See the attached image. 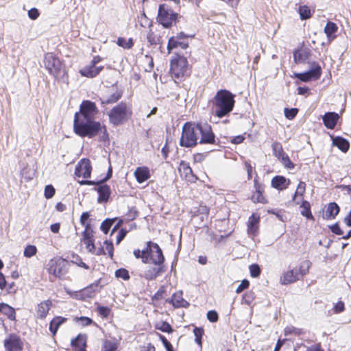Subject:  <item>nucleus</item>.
Returning a JSON list of instances; mask_svg holds the SVG:
<instances>
[{
  "label": "nucleus",
  "instance_id": "nucleus-27",
  "mask_svg": "<svg viewBox=\"0 0 351 351\" xmlns=\"http://www.w3.org/2000/svg\"><path fill=\"white\" fill-rule=\"evenodd\" d=\"M66 321V318L57 316L55 317L49 324V330L55 335L59 328V327Z\"/></svg>",
  "mask_w": 351,
  "mask_h": 351
},
{
  "label": "nucleus",
  "instance_id": "nucleus-30",
  "mask_svg": "<svg viewBox=\"0 0 351 351\" xmlns=\"http://www.w3.org/2000/svg\"><path fill=\"white\" fill-rule=\"evenodd\" d=\"M80 73L88 78H93L97 76V72L95 66L91 64L86 65L80 70Z\"/></svg>",
  "mask_w": 351,
  "mask_h": 351
},
{
  "label": "nucleus",
  "instance_id": "nucleus-21",
  "mask_svg": "<svg viewBox=\"0 0 351 351\" xmlns=\"http://www.w3.org/2000/svg\"><path fill=\"white\" fill-rule=\"evenodd\" d=\"M134 176L138 183H143L150 178L149 168L145 166L137 167L134 171Z\"/></svg>",
  "mask_w": 351,
  "mask_h": 351
},
{
  "label": "nucleus",
  "instance_id": "nucleus-36",
  "mask_svg": "<svg viewBox=\"0 0 351 351\" xmlns=\"http://www.w3.org/2000/svg\"><path fill=\"white\" fill-rule=\"evenodd\" d=\"M301 214L308 219H313V215L311 211V206L308 202L303 200L301 204Z\"/></svg>",
  "mask_w": 351,
  "mask_h": 351
},
{
  "label": "nucleus",
  "instance_id": "nucleus-44",
  "mask_svg": "<svg viewBox=\"0 0 351 351\" xmlns=\"http://www.w3.org/2000/svg\"><path fill=\"white\" fill-rule=\"evenodd\" d=\"M56 190L51 184L45 186L44 195L46 199H51L55 195Z\"/></svg>",
  "mask_w": 351,
  "mask_h": 351
},
{
  "label": "nucleus",
  "instance_id": "nucleus-54",
  "mask_svg": "<svg viewBox=\"0 0 351 351\" xmlns=\"http://www.w3.org/2000/svg\"><path fill=\"white\" fill-rule=\"evenodd\" d=\"M250 282L247 280H243L236 289L237 293H241L243 290L249 287Z\"/></svg>",
  "mask_w": 351,
  "mask_h": 351
},
{
  "label": "nucleus",
  "instance_id": "nucleus-64",
  "mask_svg": "<svg viewBox=\"0 0 351 351\" xmlns=\"http://www.w3.org/2000/svg\"><path fill=\"white\" fill-rule=\"evenodd\" d=\"M73 262L76 263L78 266L82 267L86 269H88L89 268V267L85 263H84L79 256H77L75 258V261H73Z\"/></svg>",
  "mask_w": 351,
  "mask_h": 351
},
{
  "label": "nucleus",
  "instance_id": "nucleus-2",
  "mask_svg": "<svg viewBox=\"0 0 351 351\" xmlns=\"http://www.w3.org/2000/svg\"><path fill=\"white\" fill-rule=\"evenodd\" d=\"M199 139L201 144H214L215 136L211 126L207 123H185L182 127L180 145L182 147H191L197 145Z\"/></svg>",
  "mask_w": 351,
  "mask_h": 351
},
{
  "label": "nucleus",
  "instance_id": "nucleus-34",
  "mask_svg": "<svg viewBox=\"0 0 351 351\" xmlns=\"http://www.w3.org/2000/svg\"><path fill=\"white\" fill-rule=\"evenodd\" d=\"M118 344L111 340H105L101 346V351H118Z\"/></svg>",
  "mask_w": 351,
  "mask_h": 351
},
{
  "label": "nucleus",
  "instance_id": "nucleus-45",
  "mask_svg": "<svg viewBox=\"0 0 351 351\" xmlns=\"http://www.w3.org/2000/svg\"><path fill=\"white\" fill-rule=\"evenodd\" d=\"M279 160H281L282 163L287 169H291L294 167L293 162L290 160V159L287 154H285L284 155H282L280 157V158H279Z\"/></svg>",
  "mask_w": 351,
  "mask_h": 351
},
{
  "label": "nucleus",
  "instance_id": "nucleus-38",
  "mask_svg": "<svg viewBox=\"0 0 351 351\" xmlns=\"http://www.w3.org/2000/svg\"><path fill=\"white\" fill-rule=\"evenodd\" d=\"M156 328L163 332L171 333L173 332L171 326L167 322L157 323L156 324Z\"/></svg>",
  "mask_w": 351,
  "mask_h": 351
},
{
  "label": "nucleus",
  "instance_id": "nucleus-41",
  "mask_svg": "<svg viewBox=\"0 0 351 351\" xmlns=\"http://www.w3.org/2000/svg\"><path fill=\"white\" fill-rule=\"evenodd\" d=\"M116 219V218L106 219L101 223L100 228L104 234H107L110 228Z\"/></svg>",
  "mask_w": 351,
  "mask_h": 351
},
{
  "label": "nucleus",
  "instance_id": "nucleus-29",
  "mask_svg": "<svg viewBox=\"0 0 351 351\" xmlns=\"http://www.w3.org/2000/svg\"><path fill=\"white\" fill-rule=\"evenodd\" d=\"M0 313L5 315L10 320L16 319V313L14 308L7 304L0 303Z\"/></svg>",
  "mask_w": 351,
  "mask_h": 351
},
{
  "label": "nucleus",
  "instance_id": "nucleus-11",
  "mask_svg": "<svg viewBox=\"0 0 351 351\" xmlns=\"http://www.w3.org/2000/svg\"><path fill=\"white\" fill-rule=\"evenodd\" d=\"M99 283L100 280H96L95 282L90 284V285L77 292L75 295V298L82 300H86L88 298H93L95 293L101 288V286L99 285Z\"/></svg>",
  "mask_w": 351,
  "mask_h": 351
},
{
  "label": "nucleus",
  "instance_id": "nucleus-47",
  "mask_svg": "<svg viewBox=\"0 0 351 351\" xmlns=\"http://www.w3.org/2000/svg\"><path fill=\"white\" fill-rule=\"evenodd\" d=\"M98 313L103 317H108L110 313V308L107 306L99 305L97 308Z\"/></svg>",
  "mask_w": 351,
  "mask_h": 351
},
{
  "label": "nucleus",
  "instance_id": "nucleus-16",
  "mask_svg": "<svg viewBox=\"0 0 351 351\" xmlns=\"http://www.w3.org/2000/svg\"><path fill=\"white\" fill-rule=\"evenodd\" d=\"M339 119V114L335 112H326L322 117L324 125L328 129H333Z\"/></svg>",
  "mask_w": 351,
  "mask_h": 351
},
{
  "label": "nucleus",
  "instance_id": "nucleus-60",
  "mask_svg": "<svg viewBox=\"0 0 351 351\" xmlns=\"http://www.w3.org/2000/svg\"><path fill=\"white\" fill-rule=\"evenodd\" d=\"M28 16L32 20H36L39 16V12L38 9L34 8L28 11Z\"/></svg>",
  "mask_w": 351,
  "mask_h": 351
},
{
  "label": "nucleus",
  "instance_id": "nucleus-12",
  "mask_svg": "<svg viewBox=\"0 0 351 351\" xmlns=\"http://www.w3.org/2000/svg\"><path fill=\"white\" fill-rule=\"evenodd\" d=\"M92 167L88 158L81 159L75 166L74 174L77 177L88 178L90 177Z\"/></svg>",
  "mask_w": 351,
  "mask_h": 351
},
{
  "label": "nucleus",
  "instance_id": "nucleus-7",
  "mask_svg": "<svg viewBox=\"0 0 351 351\" xmlns=\"http://www.w3.org/2000/svg\"><path fill=\"white\" fill-rule=\"evenodd\" d=\"M170 71L176 79H180L187 73L188 61L184 56H177L171 61Z\"/></svg>",
  "mask_w": 351,
  "mask_h": 351
},
{
  "label": "nucleus",
  "instance_id": "nucleus-10",
  "mask_svg": "<svg viewBox=\"0 0 351 351\" xmlns=\"http://www.w3.org/2000/svg\"><path fill=\"white\" fill-rule=\"evenodd\" d=\"M322 74V68L318 63L313 62L311 68L304 73H295V77L302 82L318 80Z\"/></svg>",
  "mask_w": 351,
  "mask_h": 351
},
{
  "label": "nucleus",
  "instance_id": "nucleus-49",
  "mask_svg": "<svg viewBox=\"0 0 351 351\" xmlns=\"http://www.w3.org/2000/svg\"><path fill=\"white\" fill-rule=\"evenodd\" d=\"M298 112L297 108H285V116L288 119H293L295 117Z\"/></svg>",
  "mask_w": 351,
  "mask_h": 351
},
{
  "label": "nucleus",
  "instance_id": "nucleus-39",
  "mask_svg": "<svg viewBox=\"0 0 351 351\" xmlns=\"http://www.w3.org/2000/svg\"><path fill=\"white\" fill-rule=\"evenodd\" d=\"M305 188H306L305 182H302V181L300 182L297 186L296 191L293 195V201H296L298 197H300L301 198H302L303 195L305 192Z\"/></svg>",
  "mask_w": 351,
  "mask_h": 351
},
{
  "label": "nucleus",
  "instance_id": "nucleus-25",
  "mask_svg": "<svg viewBox=\"0 0 351 351\" xmlns=\"http://www.w3.org/2000/svg\"><path fill=\"white\" fill-rule=\"evenodd\" d=\"M332 145L337 147L341 152H346L350 148L349 142L344 138L336 136L332 138Z\"/></svg>",
  "mask_w": 351,
  "mask_h": 351
},
{
  "label": "nucleus",
  "instance_id": "nucleus-28",
  "mask_svg": "<svg viewBox=\"0 0 351 351\" xmlns=\"http://www.w3.org/2000/svg\"><path fill=\"white\" fill-rule=\"evenodd\" d=\"M122 96V93L120 90H116L112 93L109 96H103L101 101L102 104H110L116 103Z\"/></svg>",
  "mask_w": 351,
  "mask_h": 351
},
{
  "label": "nucleus",
  "instance_id": "nucleus-35",
  "mask_svg": "<svg viewBox=\"0 0 351 351\" xmlns=\"http://www.w3.org/2000/svg\"><path fill=\"white\" fill-rule=\"evenodd\" d=\"M310 265L311 263L308 261H304L299 267H295L300 278L308 273Z\"/></svg>",
  "mask_w": 351,
  "mask_h": 351
},
{
  "label": "nucleus",
  "instance_id": "nucleus-6",
  "mask_svg": "<svg viewBox=\"0 0 351 351\" xmlns=\"http://www.w3.org/2000/svg\"><path fill=\"white\" fill-rule=\"evenodd\" d=\"M178 14L174 12L169 6L165 3L160 4L158 7L157 21L164 27H171L173 23L176 20Z\"/></svg>",
  "mask_w": 351,
  "mask_h": 351
},
{
  "label": "nucleus",
  "instance_id": "nucleus-50",
  "mask_svg": "<svg viewBox=\"0 0 351 351\" xmlns=\"http://www.w3.org/2000/svg\"><path fill=\"white\" fill-rule=\"evenodd\" d=\"M254 299V293L252 291L245 293L243 296V301L246 304H250Z\"/></svg>",
  "mask_w": 351,
  "mask_h": 351
},
{
  "label": "nucleus",
  "instance_id": "nucleus-63",
  "mask_svg": "<svg viewBox=\"0 0 351 351\" xmlns=\"http://www.w3.org/2000/svg\"><path fill=\"white\" fill-rule=\"evenodd\" d=\"M88 227H89V225L87 224L86 226L85 230L82 233L83 241H86V239H93L92 236L90 234V232L88 230Z\"/></svg>",
  "mask_w": 351,
  "mask_h": 351
},
{
  "label": "nucleus",
  "instance_id": "nucleus-59",
  "mask_svg": "<svg viewBox=\"0 0 351 351\" xmlns=\"http://www.w3.org/2000/svg\"><path fill=\"white\" fill-rule=\"evenodd\" d=\"M127 232H128V230L124 228H121L119 230V234L117 236V240H116L117 245L121 243V241L125 238Z\"/></svg>",
  "mask_w": 351,
  "mask_h": 351
},
{
  "label": "nucleus",
  "instance_id": "nucleus-15",
  "mask_svg": "<svg viewBox=\"0 0 351 351\" xmlns=\"http://www.w3.org/2000/svg\"><path fill=\"white\" fill-rule=\"evenodd\" d=\"M255 193L252 196V200L254 203L266 204L267 199L263 195L264 186L258 183L257 178L254 180Z\"/></svg>",
  "mask_w": 351,
  "mask_h": 351
},
{
  "label": "nucleus",
  "instance_id": "nucleus-22",
  "mask_svg": "<svg viewBox=\"0 0 351 351\" xmlns=\"http://www.w3.org/2000/svg\"><path fill=\"white\" fill-rule=\"evenodd\" d=\"M164 272L163 265H155L145 271L143 277L147 280L155 279L158 276Z\"/></svg>",
  "mask_w": 351,
  "mask_h": 351
},
{
  "label": "nucleus",
  "instance_id": "nucleus-42",
  "mask_svg": "<svg viewBox=\"0 0 351 351\" xmlns=\"http://www.w3.org/2000/svg\"><path fill=\"white\" fill-rule=\"evenodd\" d=\"M299 13H300V18L302 20L309 19L311 16V10L306 5L300 6Z\"/></svg>",
  "mask_w": 351,
  "mask_h": 351
},
{
  "label": "nucleus",
  "instance_id": "nucleus-33",
  "mask_svg": "<svg viewBox=\"0 0 351 351\" xmlns=\"http://www.w3.org/2000/svg\"><path fill=\"white\" fill-rule=\"evenodd\" d=\"M71 344L73 348L86 346V335L79 334L75 339L71 340Z\"/></svg>",
  "mask_w": 351,
  "mask_h": 351
},
{
  "label": "nucleus",
  "instance_id": "nucleus-56",
  "mask_svg": "<svg viewBox=\"0 0 351 351\" xmlns=\"http://www.w3.org/2000/svg\"><path fill=\"white\" fill-rule=\"evenodd\" d=\"M93 239H86V241H83L84 243L86 245V249L88 250V252L95 253V247L94 245Z\"/></svg>",
  "mask_w": 351,
  "mask_h": 351
},
{
  "label": "nucleus",
  "instance_id": "nucleus-14",
  "mask_svg": "<svg viewBox=\"0 0 351 351\" xmlns=\"http://www.w3.org/2000/svg\"><path fill=\"white\" fill-rule=\"evenodd\" d=\"M178 171L180 176L189 182H194L197 180V177L193 173L189 165L184 161H182L180 163Z\"/></svg>",
  "mask_w": 351,
  "mask_h": 351
},
{
  "label": "nucleus",
  "instance_id": "nucleus-53",
  "mask_svg": "<svg viewBox=\"0 0 351 351\" xmlns=\"http://www.w3.org/2000/svg\"><path fill=\"white\" fill-rule=\"evenodd\" d=\"M77 321H78L81 326H87L90 325L93 321L92 319L88 317H80L77 318Z\"/></svg>",
  "mask_w": 351,
  "mask_h": 351
},
{
  "label": "nucleus",
  "instance_id": "nucleus-43",
  "mask_svg": "<svg viewBox=\"0 0 351 351\" xmlns=\"http://www.w3.org/2000/svg\"><path fill=\"white\" fill-rule=\"evenodd\" d=\"M37 252V248L35 245H28L25 247L23 255L27 258H31L33 256L36 255Z\"/></svg>",
  "mask_w": 351,
  "mask_h": 351
},
{
  "label": "nucleus",
  "instance_id": "nucleus-8",
  "mask_svg": "<svg viewBox=\"0 0 351 351\" xmlns=\"http://www.w3.org/2000/svg\"><path fill=\"white\" fill-rule=\"evenodd\" d=\"M149 263L154 265H163L165 257L159 245L152 241L147 242Z\"/></svg>",
  "mask_w": 351,
  "mask_h": 351
},
{
  "label": "nucleus",
  "instance_id": "nucleus-1",
  "mask_svg": "<svg viewBox=\"0 0 351 351\" xmlns=\"http://www.w3.org/2000/svg\"><path fill=\"white\" fill-rule=\"evenodd\" d=\"M97 113L95 104L90 101H84L80 105V110L75 114L73 130L81 137L93 138L99 132H101V138L106 141L108 134L105 125L94 121Z\"/></svg>",
  "mask_w": 351,
  "mask_h": 351
},
{
  "label": "nucleus",
  "instance_id": "nucleus-19",
  "mask_svg": "<svg viewBox=\"0 0 351 351\" xmlns=\"http://www.w3.org/2000/svg\"><path fill=\"white\" fill-rule=\"evenodd\" d=\"M339 207L335 202L329 203L323 214L325 219H332L338 215Z\"/></svg>",
  "mask_w": 351,
  "mask_h": 351
},
{
  "label": "nucleus",
  "instance_id": "nucleus-13",
  "mask_svg": "<svg viewBox=\"0 0 351 351\" xmlns=\"http://www.w3.org/2000/svg\"><path fill=\"white\" fill-rule=\"evenodd\" d=\"M4 347L6 351H22L23 343L17 335L12 334L4 340Z\"/></svg>",
  "mask_w": 351,
  "mask_h": 351
},
{
  "label": "nucleus",
  "instance_id": "nucleus-51",
  "mask_svg": "<svg viewBox=\"0 0 351 351\" xmlns=\"http://www.w3.org/2000/svg\"><path fill=\"white\" fill-rule=\"evenodd\" d=\"M147 40L151 45H156L157 43L156 36L152 29H149L147 34Z\"/></svg>",
  "mask_w": 351,
  "mask_h": 351
},
{
  "label": "nucleus",
  "instance_id": "nucleus-40",
  "mask_svg": "<svg viewBox=\"0 0 351 351\" xmlns=\"http://www.w3.org/2000/svg\"><path fill=\"white\" fill-rule=\"evenodd\" d=\"M117 44L124 49H129L133 46V41L132 38L126 40L124 38L119 37L117 39Z\"/></svg>",
  "mask_w": 351,
  "mask_h": 351
},
{
  "label": "nucleus",
  "instance_id": "nucleus-61",
  "mask_svg": "<svg viewBox=\"0 0 351 351\" xmlns=\"http://www.w3.org/2000/svg\"><path fill=\"white\" fill-rule=\"evenodd\" d=\"M345 309L344 303L341 301L338 302L334 306V312L335 313H339L343 311Z\"/></svg>",
  "mask_w": 351,
  "mask_h": 351
},
{
  "label": "nucleus",
  "instance_id": "nucleus-9",
  "mask_svg": "<svg viewBox=\"0 0 351 351\" xmlns=\"http://www.w3.org/2000/svg\"><path fill=\"white\" fill-rule=\"evenodd\" d=\"M79 183L80 185H99L96 189L99 194L97 199L98 203L106 202L109 199L111 193L110 189L108 185L104 184V182H101V181L96 182L92 180H82L80 181Z\"/></svg>",
  "mask_w": 351,
  "mask_h": 351
},
{
  "label": "nucleus",
  "instance_id": "nucleus-5",
  "mask_svg": "<svg viewBox=\"0 0 351 351\" xmlns=\"http://www.w3.org/2000/svg\"><path fill=\"white\" fill-rule=\"evenodd\" d=\"M44 64L49 73L56 80L63 78L66 75V71L62 66V62L53 53H47L45 55Z\"/></svg>",
  "mask_w": 351,
  "mask_h": 351
},
{
  "label": "nucleus",
  "instance_id": "nucleus-55",
  "mask_svg": "<svg viewBox=\"0 0 351 351\" xmlns=\"http://www.w3.org/2000/svg\"><path fill=\"white\" fill-rule=\"evenodd\" d=\"M207 319L210 322H216L219 319L217 313L215 311H209L207 313Z\"/></svg>",
  "mask_w": 351,
  "mask_h": 351
},
{
  "label": "nucleus",
  "instance_id": "nucleus-37",
  "mask_svg": "<svg viewBox=\"0 0 351 351\" xmlns=\"http://www.w3.org/2000/svg\"><path fill=\"white\" fill-rule=\"evenodd\" d=\"M271 147L274 155L278 159L280 158V157L285 154L283 151L282 145L278 142H274L272 144Z\"/></svg>",
  "mask_w": 351,
  "mask_h": 351
},
{
  "label": "nucleus",
  "instance_id": "nucleus-26",
  "mask_svg": "<svg viewBox=\"0 0 351 351\" xmlns=\"http://www.w3.org/2000/svg\"><path fill=\"white\" fill-rule=\"evenodd\" d=\"M188 46L189 45L187 43L184 41H179V39H176L174 36H172L168 40L167 50L169 53L174 48L180 47L182 49H186Z\"/></svg>",
  "mask_w": 351,
  "mask_h": 351
},
{
  "label": "nucleus",
  "instance_id": "nucleus-46",
  "mask_svg": "<svg viewBox=\"0 0 351 351\" xmlns=\"http://www.w3.org/2000/svg\"><path fill=\"white\" fill-rule=\"evenodd\" d=\"M250 275L253 278H257L261 274V268L258 264H252L250 266Z\"/></svg>",
  "mask_w": 351,
  "mask_h": 351
},
{
  "label": "nucleus",
  "instance_id": "nucleus-58",
  "mask_svg": "<svg viewBox=\"0 0 351 351\" xmlns=\"http://www.w3.org/2000/svg\"><path fill=\"white\" fill-rule=\"evenodd\" d=\"M160 339L162 341L167 351H173L172 345L168 341L165 336L160 335Z\"/></svg>",
  "mask_w": 351,
  "mask_h": 351
},
{
  "label": "nucleus",
  "instance_id": "nucleus-4",
  "mask_svg": "<svg viewBox=\"0 0 351 351\" xmlns=\"http://www.w3.org/2000/svg\"><path fill=\"white\" fill-rule=\"evenodd\" d=\"M131 116L132 110L124 102L114 106L108 113L110 123L116 126L128 121Z\"/></svg>",
  "mask_w": 351,
  "mask_h": 351
},
{
  "label": "nucleus",
  "instance_id": "nucleus-3",
  "mask_svg": "<svg viewBox=\"0 0 351 351\" xmlns=\"http://www.w3.org/2000/svg\"><path fill=\"white\" fill-rule=\"evenodd\" d=\"M234 95L229 90L221 89L217 92L210 101L215 116L222 118L227 116L234 106Z\"/></svg>",
  "mask_w": 351,
  "mask_h": 351
},
{
  "label": "nucleus",
  "instance_id": "nucleus-18",
  "mask_svg": "<svg viewBox=\"0 0 351 351\" xmlns=\"http://www.w3.org/2000/svg\"><path fill=\"white\" fill-rule=\"evenodd\" d=\"M290 180L282 176H276L271 180V186L278 190H283L288 187Z\"/></svg>",
  "mask_w": 351,
  "mask_h": 351
},
{
  "label": "nucleus",
  "instance_id": "nucleus-57",
  "mask_svg": "<svg viewBox=\"0 0 351 351\" xmlns=\"http://www.w3.org/2000/svg\"><path fill=\"white\" fill-rule=\"evenodd\" d=\"M291 334L299 335L300 334V329L296 328H295L293 326H287L285 328V335H291Z\"/></svg>",
  "mask_w": 351,
  "mask_h": 351
},
{
  "label": "nucleus",
  "instance_id": "nucleus-23",
  "mask_svg": "<svg viewBox=\"0 0 351 351\" xmlns=\"http://www.w3.org/2000/svg\"><path fill=\"white\" fill-rule=\"evenodd\" d=\"M297 270L295 268L287 271L284 274L283 276L280 278V282L282 285H288L295 282L300 279L298 275Z\"/></svg>",
  "mask_w": 351,
  "mask_h": 351
},
{
  "label": "nucleus",
  "instance_id": "nucleus-48",
  "mask_svg": "<svg viewBox=\"0 0 351 351\" xmlns=\"http://www.w3.org/2000/svg\"><path fill=\"white\" fill-rule=\"evenodd\" d=\"M115 276L117 278H120L123 280H128L130 278L128 271L123 268L117 269L115 272Z\"/></svg>",
  "mask_w": 351,
  "mask_h": 351
},
{
  "label": "nucleus",
  "instance_id": "nucleus-31",
  "mask_svg": "<svg viewBox=\"0 0 351 351\" xmlns=\"http://www.w3.org/2000/svg\"><path fill=\"white\" fill-rule=\"evenodd\" d=\"M338 29L337 25L331 21H328L325 27L324 32L328 38V40H332L335 38V36L332 35L335 34Z\"/></svg>",
  "mask_w": 351,
  "mask_h": 351
},
{
  "label": "nucleus",
  "instance_id": "nucleus-24",
  "mask_svg": "<svg viewBox=\"0 0 351 351\" xmlns=\"http://www.w3.org/2000/svg\"><path fill=\"white\" fill-rule=\"evenodd\" d=\"M170 302L176 308L187 307L189 305V303L183 299L182 291L175 293L172 295Z\"/></svg>",
  "mask_w": 351,
  "mask_h": 351
},
{
  "label": "nucleus",
  "instance_id": "nucleus-52",
  "mask_svg": "<svg viewBox=\"0 0 351 351\" xmlns=\"http://www.w3.org/2000/svg\"><path fill=\"white\" fill-rule=\"evenodd\" d=\"M104 244L106 250L108 252V254L109 256L111 258H112V257H113V252H114V247H113V244H112V241H105Z\"/></svg>",
  "mask_w": 351,
  "mask_h": 351
},
{
  "label": "nucleus",
  "instance_id": "nucleus-17",
  "mask_svg": "<svg viewBox=\"0 0 351 351\" xmlns=\"http://www.w3.org/2000/svg\"><path fill=\"white\" fill-rule=\"evenodd\" d=\"M260 217L256 214H252L247 222V233L250 236H256L258 232V224L259 223Z\"/></svg>",
  "mask_w": 351,
  "mask_h": 351
},
{
  "label": "nucleus",
  "instance_id": "nucleus-32",
  "mask_svg": "<svg viewBox=\"0 0 351 351\" xmlns=\"http://www.w3.org/2000/svg\"><path fill=\"white\" fill-rule=\"evenodd\" d=\"M133 254L136 258H141L143 263L147 264L149 263V258H148L147 245L144 250H142L138 249L134 250Z\"/></svg>",
  "mask_w": 351,
  "mask_h": 351
},
{
  "label": "nucleus",
  "instance_id": "nucleus-20",
  "mask_svg": "<svg viewBox=\"0 0 351 351\" xmlns=\"http://www.w3.org/2000/svg\"><path fill=\"white\" fill-rule=\"evenodd\" d=\"M51 306L52 302L50 300L43 301L38 304L36 310L38 317L40 319L45 318Z\"/></svg>",
  "mask_w": 351,
  "mask_h": 351
},
{
  "label": "nucleus",
  "instance_id": "nucleus-62",
  "mask_svg": "<svg viewBox=\"0 0 351 351\" xmlns=\"http://www.w3.org/2000/svg\"><path fill=\"white\" fill-rule=\"evenodd\" d=\"M330 230L334 234H335L337 235H342L343 234V231L340 228V227L339 226V225L337 223H335V224L332 225V226H330Z\"/></svg>",
  "mask_w": 351,
  "mask_h": 351
}]
</instances>
